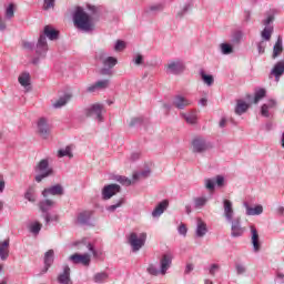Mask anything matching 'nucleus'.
<instances>
[{
    "instance_id": "nucleus-6",
    "label": "nucleus",
    "mask_w": 284,
    "mask_h": 284,
    "mask_svg": "<svg viewBox=\"0 0 284 284\" xmlns=\"http://www.w3.org/2000/svg\"><path fill=\"white\" fill-rule=\"evenodd\" d=\"M191 145L194 154H203L204 152H207V150H212V143L201 135L195 136L192 140Z\"/></svg>"
},
{
    "instance_id": "nucleus-9",
    "label": "nucleus",
    "mask_w": 284,
    "mask_h": 284,
    "mask_svg": "<svg viewBox=\"0 0 284 284\" xmlns=\"http://www.w3.org/2000/svg\"><path fill=\"white\" fill-rule=\"evenodd\" d=\"M264 29L261 32V37L263 41H271L272 40V34H274V16L271 14L266 19L262 21Z\"/></svg>"
},
{
    "instance_id": "nucleus-50",
    "label": "nucleus",
    "mask_w": 284,
    "mask_h": 284,
    "mask_svg": "<svg viewBox=\"0 0 284 284\" xmlns=\"http://www.w3.org/2000/svg\"><path fill=\"white\" fill-rule=\"evenodd\" d=\"M183 119H185L186 123H190L191 125H194V123H196V115L194 114H185L182 113Z\"/></svg>"
},
{
    "instance_id": "nucleus-19",
    "label": "nucleus",
    "mask_w": 284,
    "mask_h": 284,
    "mask_svg": "<svg viewBox=\"0 0 284 284\" xmlns=\"http://www.w3.org/2000/svg\"><path fill=\"white\" fill-rule=\"evenodd\" d=\"M40 37H44V39H49L50 41H57L59 39V31L51 26H45Z\"/></svg>"
},
{
    "instance_id": "nucleus-43",
    "label": "nucleus",
    "mask_w": 284,
    "mask_h": 284,
    "mask_svg": "<svg viewBox=\"0 0 284 284\" xmlns=\"http://www.w3.org/2000/svg\"><path fill=\"white\" fill-rule=\"evenodd\" d=\"M104 68H114L119 61L114 57H108L103 62Z\"/></svg>"
},
{
    "instance_id": "nucleus-61",
    "label": "nucleus",
    "mask_w": 284,
    "mask_h": 284,
    "mask_svg": "<svg viewBox=\"0 0 284 284\" xmlns=\"http://www.w3.org/2000/svg\"><path fill=\"white\" fill-rule=\"evenodd\" d=\"M221 266L219 264H212L211 267L209 268V273L211 276H215L216 272H219Z\"/></svg>"
},
{
    "instance_id": "nucleus-60",
    "label": "nucleus",
    "mask_w": 284,
    "mask_h": 284,
    "mask_svg": "<svg viewBox=\"0 0 284 284\" xmlns=\"http://www.w3.org/2000/svg\"><path fill=\"white\" fill-rule=\"evenodd\" d=\"M179 234H181V236H187V226H185V224H181L178 229Z\"/></svg>"
},
{
    "instance_id": "nucleus-30",
    "label": "nucleus",
    "mask_w": 284,
    "mask_h": 284,
    "mask_svg": "<svg viewBox=\"0 0 284 284\" xmlns=\"http://www.w3.org/2000/svg\"><path fill=\"white\" fill-rule=\"evenodd\" d=\"M24 199L30 203H37V189H34V186H29L24 193Z\"/></svg>"
},
{
    "instance_id": "nucleus-58",
    "label": "nucleus",
    "mask_w": 284,
    "mask_h": 284,
    "mask_svg": "<svg viewBox=\"0 0 284 284\" xmlns=\"http://www.w3.org/2000/svg\"><path fill=\"white\" fill-rule=\"evenodd\" d=\"M261 114H262V116H265L266 119H270V109H268L267 104L262 105Z\"/></svg>"
},
{
    "instance_id": "nucleus-59",
    "label": "nucleus",
    "mask_w": 284,
    "mask_h": 284,
    "mask_svg": "<svg viewBox=\"0 0 284 284\" xmlns=\"http://www.w3.org/2000/svg\"><path fill=\"white\" fill-rule=\"evenodd\" d=\"M100 74H102V77H112V69L110 67L102 68Z\"/></svg>"
},
{
    "instance_id": "nucleus-52",
    "label": "nucleus",
    "mask_w": 284,
    "mask_h": 284,
    "mask_svg": "<svg viewBox=\"0 0 284 284\" xmlns=\"http://www.w3.org/2000/svg\"><path fill=\"white\" fill-rule=\"evenodd\" d=\"M241 39H243V32L236 31L232 37V43H241Z\"/></svg>"
},
{
    "instance_id": "nucleus-41",
    "label": "nucleus",
    "mask_w": 284,
    "mask_h": 284,
    "mask_svg": "<svg viewBox=\"0 0 284 284\" xmlns=\"http://www.w3.org/2000/svg\"><path fill=\"white\" fill-rule=\"evenodd\" d=\"M204 187L209 190V192H214L216 187V181L213 179H205L204 180Z\"/></svg>"
},
{
    "instance_id": "nucleus-34",
    "label": "nucleus",
    "mask_w": 284,
    "mask_h": 284,
    "mask_svg": "<svg viewBox=\"0 0 284 284\" xmlns=\"http://www.w3.org/2000/svg\"><path fill=\"white\" fill-rule=\"evenodd\" d=\"M207 197L205 196H200L194 199V207L195 210H203L205 205H207Z\"/></svg>"
},
{
    "instance_id": "nucleus-23",
    "label": "nucleus",
    "mask_w": 284,
    "mask_h": 284,
    "mask_svg": "<svg viewBox=\"0 0 284 284\" xmlns=\"http://www.w3.org/2000/svg\"><path fill=\"white\" fill-rule=\"evenodd\" d=\"M168 207H170V201L163 200L160 202L151 213L153 219H159V216H161V214H163Z\"/></svg>"
},
{
    "instance_id": "nucleus-48",
    "label": "nucleus",
    "mask_w": 284,
    "mask_h": 284,
    "mask_svg": "<svg viewBox=\"0 0 284 284\" xmlns=\"http://www.w3.org/2000/svg\"><path fill=\"white\" fill-rule=\"evenodd\" d=\"M116 181L121 183V185H126V186L132 185V180L123 175L116 176Z\"/></svg>"
},
{
    "instance_id": "nucleus-10",
    "label": "nucleus",
    "mask_w": 284,
    "mask_h": 284,
    "mask_svg": "<svg viewBox=\"0 0 284 284\" xmlns=\"http://www.w3.org/2000/svg\"><path fill=\"white\" fill-rule=\"evenodd\" d=\"M39 207L41 213L43 214V219L45 224L50 223L51 221H57V216L52 217L48 212H50L51 207H54V201L52 200H43L39 202Z\"/></svg>"
},
{
    "instance_id": "nucleus-22",
    "label": "nucleus",
    "mask_w": 284,
    "mask_h": 284,
    "mask_svg": "<svg viewBox=\"0 0 284 284\" xmlns=\"http://www.w3.org/2000/svg\"><path fill=\"white\" fill-rule=\"evenodd\" d=\"M110 87V80H99L94 84L87 88V92L92 93L95 90H105Z\"/></svg>"
},
{
    "instance_id": "nucleus-56",
    "label": "nucleus",
    "mask_w": 284,
    "mask_h": 284,
    "mask_svg": "<svg viewBox=\"0 0 284 284\" xmlns=\"http://www.w3.org/2000/svg\"><path fill=\"white\" fill-rule=\"evenodd\" d=\"M236 274L241 276V274H245L247 272V268L243 264H236L235 265Z\"/></svg>"
},
{
    "instance_id": "nucleus-42",
    "label": "nucleus",
    "mask_w": 284,
    "mask_h": 284,
    "mask_svg": "<svg viewBox=\"0 0 284 284\" xmlns=\"http://www.w3.org/2000/svg\"><path fill=\"white\" fill-rule=\"evenodd\" d=\"M123 203H125V197H121L120 200H118V202L115 204L106 206V211L108 212H116V210H119V207H121V205H123Z\"/></svg>"
},
{
    "instance_id": "nucleus-40",
    "label": "nucleus",
    "mask_w": 284,
    "mask_h": 284,
    "mask_svg": "<svg viewBox=\"0 0 284 284\" xmlns=\"http://www.w3.org/2000/svg\"><path fill=\"white\" fill-rule=\"evenodd\" d=\"M108 276L106 272H100L94 275L93 281L94 283H105V281H108Z\"/></svg>"
},
{
    "instance_id": "nucleus-35",
    "label": "nucleus",
    "mask_w": 284,
    "mask_h": 284,
    "mask_svg": "<svg viewBox=\"0 0 284 284\" xmlns=\"http://www.w3.org/2000/svg\"><path fill=\"white\" fill-rule=\"evenodd\" d=\"M201 79L204 83H206L209 87L214 84V77L206 74L203 69L200 70Z\"/></svg>"
},
{
    "instance_id": "nucleus-3",
    "label": "nucleus",
    "mask_w": 284,
    "mask_h": 284,
    "mask_svg": "<svg viewBox=\"0 0 284 284\" xmlns=\"http://www.w3.org/2000/svg\"><path fill=\"white\" fill-rule=\"evenodd\" d=\"M173 260L174 255H172V253L169 252L163 254L160 260V270L156 268L154 264H150L146 268L148 274H150L151 276H159L160 274L162 276H165L170 267H172Z\"/></svg>"
},
{
    "instance_id": "nucleus-5",
    "label": "nucleus",
    "mask_w": 284,
    "mask_h": 284,
    "mask_svg": "<svg viewBox=\"0 0 284 284\" xmlns=\"http://www.w3.org/2000/svg\"><path fill=\"white\" fill-rule=\"evenodd\" d=\"M145 241H148V233L136 234L132 232L128 237V243L132 248V252H139L144 245Z\"/></svg>"
},
{
    "instance_id": "nucleus-28",
    "label": "nucleus",
    "mask_w": 284,
    "mask_h": 284,
    "mask_svg": "<svg viewBox=\"0 0 284 284\" xmlns=\"http://www.w3.org/2000/svg\"><path fill=\"white\" fill-rule=\"evenodd\" d=\"M90 219H92V211H83L78 214V223L80 225H90Z\"/></svg>"
},
{
    "instance_id": "nucleus-63",
    "label": "nucleus",
    "mask_w": 284,
    "mask_h": 284,
    "mask_svg": "<svg viewBox=\"0 0 284 284\" xmlns=\"http://www.w3.org/2000/svg\"><path fill=\"white\" fill-rule=\"evenodd\" d=\"M133 62L135 63V65H143V57L141 54H136L133 59Z\"/></svg>"
},
{
    "instance_id": "nucleus-8",
    "label": "nucleus",
    "mask_w": 284,
    "mask_h": 284,
    "mask_svg": "<svg viewBox=\"0 0 284 284\" xmlns=\"http://www.w3.org/2000/svg\"><path fill=\"white\" fill-rule=\"evenodd\" d=\"M165 72L166 74H174L175 77H179V74H183V72H185V63L180 59L171 60L165 65Z\"/></svg>"
},
{
    "instance_id": "nucleus-29",
    "label": "nucleus",
    "mask_w": 284,
    "mask_h": 284,
    "mask_svg": "<svg viewBox=\"0 0 284 284\" xmlns=\"http://www.w3.org/2000/svg\"><path fill=\"white\" fill-rule=\"evenodd\" d=\"M6 247H10V240H6L0 244L1 261H7L8 256H10V251L6 250Z\"/></svg>"
},
{
    "instance_id": "nucleus-55",
    "label": "nucleus",
    "mask_w": 284,
    "mask_h": 284,
    "mask_svg": "<svg viewBox=\"0 0 284 284\" xmlns=\"http://www.w3.org/2000/svg\"><path fill=\"white\" fill-rule=\"evenodd\" d=\"M143 123V118H133L131 119L129 126L134 128L135 125H141Z\"/></svg>"
},
{
    "instance_id": "nucleus-57",
    "label": "nucleus",
    "mask_w": 284,
    "mask_h": 284,
    "mask_svg": "<svg viewBox=\"0 0 284 284\" xmlns=\"http://www.w3.org/2000/svg\"><path fill=\"white\" fill-rule=\"evenodd\" d=\"M124 48H125V42H123L122 40H118L115 42V45H114L115 52H120V50H124Z\"/></svg>"
},
{
    "instance_id": "nucleus-54",
    "label": "nucleus",
    "mask_w": 284,
    "mask_h": 284,
    "mask_svg": "<svg viewBox=\"0 0 284 284\" xmlns=\"http://www.w3.org/2000/svg\"><path fill=\"white\" fill-rule=\"evenodd\" d=\"M265 48H267V43H265V40H261V41L257 43V51H258V54H265Z\"/></svg>"
},
{
    "instance_id": "nucleus-1",
    "label": "nucleus",
    "mask_w": 284,
    "mask_h": 284,
    "mask_svg": "<svg viewBox=\"0 0 284 284\" xmlns=\"http://www.w3.org/2000/svg\"><path fill=\"white\" fill-rule=\"evenodd\" d=\"M73 23L81 32H94V19L81 7H77L73 13Z\"/></svg>"
},
{
    "instance_id": "nucleus-18",
    "label": "nucleus",
    "mask_w": 284,
    "mask_h": 284,
    "mask_svg": "<svg viewBox=\"0 0 284 284\" xmlns=\"http://www.w3.org/2000/svg\"><path fill=\"white\" fill-rule=\"evenodd\" d=\"M224 217L227 222H232L234 219V204L230 200H223Z\"/></svg>"
},
{
    "instance_id": "nucleus-47",
    "label": "nucleus",
    "mask_w": 284,
    "mask_h": 284,
    "mask_svg": "<svg viewBox=\"0 0 284 284\" xmlns=\"http://www.w3.org/2000/svg\"><path fill=\"white\" fill-rule=\"evenodd\" d=\"M164 9L165 4L163 3L151 4L149 7L150 12H163Z\"/></svg>"
},
{
    "instance_id": "nucleus-24",
    "label": "nucleus",
    "mask_w": 284,
    "mask_h": 284,
    "mask_svg": "<svg viewBox=\"0 0 284 284\" xmlns=\"http://www.w3.org/2000/svg\"><path fill=\"white\" fill-rule=\"evenodd\" d=\"M207 234V224L203 222V220L197 219L196 230H195V236L197 239H203Z\"/></svg>"
},
{
    "instance_id": "nucleus-26",
    "label": "nucleus",
    "mask_w": 284,
    "mask_h": 284,
    "mask_svg": "<svg viewBox=\"0 0 284 284\" xmlns=\"http://www.w3.org/2000/svg\"><path fill=\"white\" fill-rule=\"evenodd\" d=\"M283 54V38L277 37L275 44L273 45L272 59H278V55Z\"/></svg>"
},
{
    "instance_id": "nucleus-45",
    "label": "nucleus",
    "mask_w": 284,
    "mask_h": 284,
    "mask_svg": "<svg viewBox=\"0 0 284 284\" xmlns=\"http://www.w3.org/2000/svg\"><path fill=\"white\" fill-rule=\"evenodd\" d=\"M222 54H232L234 52V48L230 43L220 44Z\"/></svg>"
},
{
    "instance_id": "nucleus-16",
    "label": "nucleus",
    "mask_w": 284,
    "mask_h": 284,
    "mask_svg": "<svg viewBox=\"0 0 284 284\" xmlns=\"http://www.w3.org/2000/svg\"><path fill=\"white\" fill-rule=\"evenodd\" d=\"M38 132L43 139H48V136H50V124H48V119L40 118L38 120Z\"/></svg>"
},
{
    "instance_id": "nucleus-37",
    "label": "nucleus",
    "mask_w": 284,
    "mask_h": 284,
    "mask_svg": "<svg viewBox=\"0 0 284 284\" xmlns=\"http://www.w3.org/2000/svg\"><path fill=\"white\" fill-rule=\"evenodd\" d=\"M70 101V94H64L53 103V108H63Z\"/></svg>"
},
{
    "instance_id": "nucleus-17",
    "label": "nucleus",
    "mask_w": 284,
    "mask_h": 284,
    "mask_svg": "<svg viewBox=\"0 0 284 284\" xmlns=\"http://www.w3.org/2000/svg\"><path fill=\"white\" fill-rule=\"evenodd\" d=\"M70 274H71L70 266L64 265L63 271L57 277V282L59 284H72V278L70 277Z\"/></svg>"
},
{
    "instance_id": "nucleus-44",
    "label": "nucleus",
    "mask_w": 284,
    "mask_h": 284,
    "mask_svg": "<svg viewBox=\"0 0 284 284\" xmlns=\"http://www.w3.org/2000/svg\"><path fill=\"white\" fill-rule=\"evenodd\" d=\"M41 227H43V225L39 222H34L32 224L29 225V231L31 232V234H39V232H41Z\"/></svg>"
},
{
    "instance_id": "nucleus-62",
    "label": "nucleus",
    "mask_w": 284,
    "mask_h": 284,
    "mask_svg": "<svg viewBox=\"0 0 284 284\" xmlns=\"http://www.w3.org/2000/svg\"><path fill=\"white\" fill-rule=\"evenodd\" d=\"M55 0H44L43 10H50V8H54Z\"/></svg>"
},
{
    "instance_id": "nucleus-14",
    "label": "nucleus",
    "mask_w": 284,
    "mask_h": 284,
    "mask_svg": "<svg viewBox=\"0 0 284 284\" xmlns=\"http://www.w3.org/2000/svg\"><path fill=\"white\" fill-rule=\"evenodd\" d=\"M63 194L64 190L61 184L52 185L42 191V196H44V199H48V196H63Z\"/></svg>"
},
{
    "instance_id": "nucleus-15",
    "label": "nucleus",
    "mask_w": 284,
    "mask_h": 284,
    "mask_svg": "<svg viewBox=\"0 0 284 284\" xmlns=\"http://www.w3.org/2000/svg\"><path fill=\"white\" fill-rule=\"evenodd\" d=\"M190 105H192V101L181 94H176L173 98V108H176V110H185Z\"/></svg>"
},
{
    "instance_id": "nucleus-7",
    "label": "nucleus",
    "mask_w": 284,
    "mask_h": 284,
    "mask_svg": "<svg viewBox=\"0 0 284 284\" xmlns=\"http://www.w3.org/2000/svg\"><path fill=\"white\" fill-rule=\"evenodd\" d=\"M83 114L88 119L95 116V120L99 121V123H103V104H91L90 106L83 109Z\"/></svg>"
},
{
    "instance_id": "nucleus-12",
    "label": "nucleus",
    "mask_w": 284,
    "mask_h": 284,
    "mask_svg": "<svg viewBox=\"0 0 284 284\" xmlns=\"http://www.w3.org/2000/svg\"><path fill=\"white\" fill-rule=\"evenodd\" d=\"M119 192H121V185H119V184L105 185L102 189V199H103V201H110V199H112V196L119 194Z\"/></svg>"
},
{
    "instance_id": "nucleus-39",
    "label": "nucleus",
    "mask_w": 284,
    "mask_h": 284,
    "mask_svg": "<svg viewBox=\"0 0 284 284\" xmlns=\"http://www.w3.org/2000/svg\"><path fill=\"white\" fill-rule=\"evenodd\" d=\"M151 171L150 169H146L144 171L138 172L133 174V181H139V179H148V176H150Z\"/></svg>"
},
{
    "instance_id": "nucleus-25",
    "label": "nucleus",
    "mask_w": 284,
    "mask_h": 284,
    "mask_svg": "<svg viewBox=\"0 0 284 284\" xmlns=\"http://www.w3.org/2000/svg\"><path fill=\"white\" fill-rule=\"evenodd\" d=\"M75 245L78 246V250H83V247H85V250L92 253L94 258L99 256V253L97 252V250H94V245L85 240H83L82 242H77Z\"/></svg>"
},
{
    "instance_id": "nucleus-38",
    "label": "nucleus",
    "mask_w": 284,
    "mask_h": 284,
    "mask_svg": "<svg viewBox=\"0 0 284 284\" xmlns=\"http://www.w3.org/2000/svg\"><path fill=\"white\" fill-rule=\"evenodd\" d=\"M267 94V91L265 89H258L255 91L253 103H258L261 99H265V95Z\"/></svg>"
},
{
    "instance_id": "nucleus-20",
    "label": "nucleus",
    "mask_w": 284,
    "mask_h": 284,
    "mask_svg": "<svg viewBox=\"0 0 284 284\" xmlns=\"http://www.w3.org/2000/svg\"><path fill=\"white\" fill-rule=\"evenodd\" d=\"M251 243L253 245V252H255V254L261 252V241L258 239V231L254 226H251Z\"/></svg>"
},
{
    "instance_id": "nucleus-4",
    "label": "nucleus",
    "mask_w": 284,
    "mask_h": 284,
    "mask_svg": "<svg viewBox=\"0 0 284 284\" xmlns=\"http://www.w3.org/2000/svg\"><path fill=\"white\" fill-rule=\"evenodd\" d=\"M34 172L37 175L34 176L36 183H41L43 179H48L54 174V169L50 166V161L48 159H42L36 166Z\"/></svg>"
},
{
    "instance_id": "nucleus-13",
    "label": "nucleus",
    "mask_w": 284,
    "mask_h": 284,
    "mask_svg": "<svg viewBox=\"0 0 284 284\" xmlns=\"http://www.w3.org/2000/svg\"><path fill=\"white\" fill-rule=\"evenodd\" d=\"M70 261H72V263H74L75 265H84V267H89L90 266V263H91V258H90V254L88 253H84V254H79V253H75L73 255H71L69 257Z\"/></svg>"
},
{
    "instance_id": "nucleus-46",
    "label": "nucleus",
    "mask_w": 284,
    "mask_h": 284,
    "mask_svg": "<svg viewBox=\"0 0 284 284\" xmlns=\"http://www.w3.org/2000/svg\"><path fill=\"white\" fill-rule=\"evenodd\" d=\"M6 19L10 20L14 17V3H10L4 12Z\"/></svg>"
},
{
    "instance_id": "nucleus-27",
    "label": "nucleus",
    "mask_w": 284,
    "mask_h": 284,
    "mask_svg": "<svg viewBox=\"0 0 284 284\" xmlns=\"http://www.w3.org/2000/svg\"><path fill=\"white\" fill-rule=\"evenodd\" d=\"M271 74L273 77H275V79H281V77H283V74H284V61L283 60L275 63V65L271 70Z\"/></svg>"
},
{
    "instance_id": "nucleus-53",
    "label": "nucleus",
    "mask_w": 284,
    "mask_h": 284,
    "mask_svg": "<svg viewBox=\"0 0 284 284\" xmlns=\"http://www.w3.org/2000/svg\"><path fill=\"white\" fill-rule=\"evenodd\" d=\"M106 57H108V53H105L104 50H99V51L95 53V59H97L98 61H102V63H103V61H105Z\"/></svg>"
},
{
    "instance_id": "nucleus-32",
    "label": "nucleus",
    "mask_w": 284,
    "mask_h": 284,
    "mask_svg": "<svg viewBox=\"0 0 284 284\" xmlns=\"http://www.w3.org/2000/svg\"><path fill=\"white\" fill-rule=\"evenodd\" d=\"M18 81L20 83V85H22V88H29L30 83V72H22L19 78Z\"/></svg>"
},
{
    "instance_id": "nucleus-2",
    "label": "nucleus",
    "mask_w": 284,
    "mask_h": 284,
    "mask_svg": "<svg viewBox=\"0 0 284 284\" xmlns=\"http://www.w3.org/2000/svg\"><path fill=\"white\" fill-rule=\"evenodd\" d=\"M22 48L29 50L30 52L34 51L36 58L32 60L33 65L39 63V59H45L48 54V39L44 36H39L38 42L23 41Z\"/></svg>"
},
{
    "instance_id": "nucleus-33",
    "label": "nucleus",
    "mask_w": 284,
    "mask_h": 284,
    "mask_svg": "<svg viewBox=\"0 0 284 284\" xmlns=\"http://www.w3.org/2000/svg\"><path fill=\"white\" fill-rule=\"evenodd\" d=\"M53 263H54V250H49L44 253V265H47V267H52Z\"/></svg>"
},
{
    "instance_id": "nucleus-51",
    "label": "nucleus",
    "mask_w": 284,
    "mask_h": 284,
    "mask_svg": "<svg viewBox=\"0 0 284 284\" xmlns=\"http://www.w3.org/2000/svg\"><path fill=\"white\" fill-rule=\"evenodd\" d=\"M215 181V185L217 187H223L225 185V178L223 175H216L215 178H213Z\"/></svg>"
},
{
    "instance_id": "nucleus-21",
    "label": "nucleus",
    "mask_w": 284,
    "mask_h": 284,
    "mask_svg": "<svg viewBox=\"0 0 284 284\" xmlns=\"http://www.w3.org/2000/svg\"><path fill=\"white\" fill-rule=\"evenodd\" d=\"M243 205L246 210V216H261V214H263V205L261 204L252 207L247 202H244Z\"/></svg>"
},
{
    "instance_id": "nucleus-49",
    "label": "nucleus",
    "mask_w": 284,
    "mask_h": 284,
    "mask_svg": "<svg viewBox=\"0 0 284 284\" xmlns=\"http://www.w3.org/2000/svg\"><path fill=\"white\" fill-rule=\"evenodd\" d=\"M187 12H190V3L184 4L183 9L176 13V18L183 19Z\"/></svg>"
},
{
    "instance_id": "nucleus-11",
    "label": "nucleus",
    "mask_w": 284,
    "mask_h": 284,
    "mask_svg": "<svg viewBox=\"0 0 284 284\" xmlns=\"http://www.w3.org/2000/svg\"><path fill=\"white\" fill-rule=\"evenodd\" d=\"M231 236L232 239H239L245 234V229L241 225V217L231 220Z\"/></svg>"
},
{
    "instance_id": "nucleus-36",
    "label": "nucleus",
    "mask_w": 284,
    "mask_h": 284,
    "mask_svg": "<svg viewBox=\"0 0 284 284\" xmlns=\"http://www.w3.org/2000/svg\"><path fill=\"white\" fill-rule=\"evenodd\" d=\"M59 159H63V156H69V159H72L74 154H72V148L65 146V149H60L58 151Z\"/></svg>"
},
{
    "instance_id": "nucleus-64",
    "label": "nucleus",
    "mask_w": 284,
    "mask_h": 284,
    "mask_svg": "<svg viewBox=\"0 0 284 284\" xmlns=\"http://www.w3.org/2000/svg\"><path fill=\"white\" fill-rule=\"evenodd\" d=\"M266 105L268 106V110L272 108H276L277 102L274 99H270L268 102L266 103Z\"/></svg>"
},
{
    "instance_id": "nucleus-31",
    "label": "nucleus",
    "mask_w": 284,
    "mask_h": 284,
    "mask_svg": "<svg viewBox=\"0 0 284 284\" xmlns=\"http://www.w3.org/2000/svg\"><path fill=\"white\" fill-rule=\"evenodd\" d=\"M250 109V104L245 103L243 100H237V104L235 106V114L241 116V114H245Z\"/></svg>"
}]
</instances>
